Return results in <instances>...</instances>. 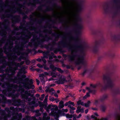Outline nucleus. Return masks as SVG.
Listing matches in <instances>:
<instances>
[{
	"mask_svg": "<svg viewBox=\"0 0 120 120\" xmlns=\"http://www.w3.org/2000/svg\"><path fill=\"white\" fill-rule=\"evenodd\" d=\"M30 120H37V119L36 118L35 116L30 117Z\"/></svg>",
	"mask_w": 120,
	"mask_h": 120,
	"instance_id": "obj_39",
	"label": "nucleus"
},
{
	"mask_svg": "<svg viewBox=\"0 0 120 120\" xmlns=\"http://www.w3.org/2000/svg\"><path fill=\"white\" fill-rule=\"evenodd\" d=\"M59 75V74L57 75L55 73L54 74L53 72H52L51 73V75H52V76L53 78H56L57 77V75Z\"/></svg>",
	"mask_w": 120,
	"mask_h": 120,
	"instance_id": "obj_29",
	"label": "nucleus"
},
{
	"mask_svg": "<svg viewBox=\"0 0 120 120\" xmlns=\"http://www.w3.org/2000/svg\"><path fill=\"white\" fill-rule=\"evenodd\" d=\"M62 33L61 32H60V34H58L57 36V38H58L59 37V36L60 35H62Z\"/></svg>",
	"mask_w": 120,
	"mask_h": 120,
	"instance_id": "obj_56",
	"label": "nucleus"
},
{
	"mask_svg": "<svg viewBox=\"0 0 120 120\" xmlns=\"http://www.w3.org/2000/svg\"><path fill=\"white\" fill-rule=\"evenodd\" d=\"M90 103V101H88L87 103L84 104V105L86 107H88L89 106Z\"/></svg>",
	"mask_w": 120,
	"mask_h": 120,
	"instance_id": "obj_32",
	"label": "nucleus"
},
{
	"mask_svg": "<svg viewBox=\"0 0 120 120\" xmlns=\"http://www.w3.org/2000/svg\"><path fill=\"white\" fill-rule=\"evenodd\" d=\"M45 109L48 112H49V109H51V114L55 118H58L59 117V115L60 111H58L57 112L58 107L55 105H50L47 107H45Z\"/></svg>",
	"mask_w": 120,
	"mask_h": 120,
	"instance_id": "obj_6",
	"label": "nucleus"
},
{
	"mask_svg": "<svg viewBox=\"0 0 120 120\" xmlns=\"http://www.w3.org/2000/svg\"><path fill=\"white\" fill-rule=\"evenodd\" d=\"M41 38H42V39L40 40L39 38L36 37L35 38L34 36L33 39L31 40V41L32 44L34 43V45L35 47H37L40 42H43L45 40L44 37H41Z\"/></svg>",
	"mask_w": 120,
	"mask_h": 120,
	"instance_id": "obj_10",
	"label": "nucleus"
},
{
	"mask_svg": "<svg viewBox=\"0 0 120 120\" xmlns=\"http://www.w3.org/2000/svg\"><path fill=\"white\" fill-rule=\"evenodd\" d=\"M70 112L71 113L73 114V113H74V112L73 110H72V109H70Z\"/></svg>",
	"mask_w": 120,
	"mask_h": 120,
	"instance_id": "obj_54",
	"label": "nucleus"
},
{
	"mask_svg": "<svg viewBox=\"0 0 120 120\" xmlns=\"http://www.w3.org/2000/svg\"><path fill=\"white\" fill-rule=\"evenodd\" d=\"M44 74L46 75H49V74L48 73L46 72H44Z\"/></svg>",
	"mask_w": 120,
	"mask_h": 120,
	"instance_id": "obj_58",
	"label": "nucleus"
},
{
	"mask_svg": "<svg viewBox=\"0 0 120 120\" xmlns=\"http://www.w3.org/2000/svg\"><path fill=\"white\" fill-rule=\"evenodd\" d=\"M44 68L45 70H49V68L45 65L44 66Z\"/></svg>",
	"mask_w": 120,
	"mask_h": 120,
	"instance_id": "obj_38",
	"label": "nucleus"
},
{
	"mask_svg": "<svg viewBox=\"0 0 120 120\" xmlns=\"http://www.w3.org/2000/svg\"><path fill=\"white\" fill-rule=\"evenodd\" d=\"M30 117L29 116H26L25 118L23 119L22 120H30Z\"/></svg>",
	"mask_w": 120,
	"mask_h": 120,
	"instance_id": "obj_25",
	"label": "nucleus"
},
{
	"mask_svg": "<svg viewBox=\"0 0 120 120\" xmlns=\"http://www.w3.org/2000/svg\"><path fill=\"white\" fill-rule=\"evenodd\" d=\"M117 120H120V115H118L116 117Z\"/></svg>",
	"mask_w": 120,
	"mask_h": 120,
	"instance_id": "obj_40",
	"label": "nucleus"
},
{
	"mask_svg": "<svg viewBox=\"0 0 120 120\" xmlns=\"http://www.w3.org/2000/svg\"><path fill=\"white\" fill-rule=\"evenodd\" d=\"M40 96L39 94H36V96L37 98H38Z\"/></svg>",
	"mask_w": 120,
	"mask_h": 120,
	"instance_id": "obj_64",
	"label": "nucleus"
},
{
	"mask_svg": "<svg viewBox=\"0 0 120 120\" xmlns=\"http://www.w3.org/2000/svg\"><path fill=\"white\" fill-rule=\"evenodd\" d=\"M39 77H42V78H43L45 77L44 74H39Z\"/></svg>",
	"mask_w": 120,
	"mask_h": 120,
	"instance_id": "obj_42",
	"label": "nucleus"
},
{
	"mask_svg": "<svg viewBox=\"0 0 120 120\" xmlns=\"http://www.w3.org/2000/svg\"><path fill=\"white\" fill-rule=\"evenodd\" d=\"M38 104L39 106L40 107H43L46 106L47 105V102H45L44 101L43 102L39 101Z\"/></svg>",
	"mask_w": 120,
	"mask_h": 120,
	"instance_id": "obj_17",
	"label": "nucleus"
},
{
	"mask_svg": "<svg viewBox=\"0 0 120 120\" xmlns=\"http://www.w3.org/2000/svg\"><path fill=\"white\" fill-rule=\"evenodd\" d=\"M54 15L55 16H56L57 18H58L59 20L62 17V16L58 13H57L56 14H55Z\"/></svg>",
	"mask_w": 120,
	"mask_h": 120,
	"instance_id": "obj_22",
	"label": "nucleus"
},
{
	"mask_svg": "<svg viewBox=\"0 0 120 120\" xmlns=\"http://www.w3.org/2000/svg\"><path fill=\"white\" fill-rule=\"evenodd\" d=\"M68 104H69L68 102H66L65 103L64 105L65 106H67L68 105Z\"/></svg>",
	"mask_w": 120,
	"mask_h": 120,
	"instance_id": "obj_61",
	"label": "nucleus"
},
{
	"mask_svg": "<svg viewBox=\"0 0 120 120\" xmlns=\"http://www.w3.org/2000/svg\"><path fill=\"white\" fill-rule=\"evenodd\" d=\"M35 112L37 113L36 116H40L41 115V114L39 113V110H37L35 111Z\"/></svg>",
	"mask_w": 120,
	"mask_h": 120,
	"instance_id": "obj_27",
	"label": "nucleus"
},
{
	"mask_svg": "<svg viewBox=\"0 0 120 120\" xmlns=\"http://www.w3.org/2000/svg\"><path fill=\"white\" fill-rule=\"evenodd\" d=\"M106 109L105 107L104 106H103L102 107V110L103 111H104Z\"/></svg>",
	"mask_w": 120,
	"mask_h": 120,
	"instance_id": "obj_49",
	"label": "nucleus"
},
{
	"mask_svg": "<svg viewBox=\"0 0 120 120\" xmlns=\"http://www.w3.org/2000/svg\"><path fill=\"white\" fill-rule=\"evenodd\" d=\"M41 60H42V59H41L39 58H38L37 59V61H39V62L41 61Z\"/></svg>",
	"mask_w": 120,
	"mask_h": 120,
	"instance_id": "obj_55",
	"label": "nucleus"
},
{
	"mask_svg": "<svg viewBox=\"0 0 120 120\" xmlns=\"http://www.w3.org/2000/svg\"><path fill=\"white\" fill-rule=\"evenodd\" d=\"M65 44L68 45V46H70L71 48L70 49L71 50V54L67 56L69 60L70 61H73L76 59L75 63L76 65L82 63L84 61L83 57L77 55V53L78 50L79 49H83L84 48V45L82 44H80L77 47H75L69 44H67L66 43H65Z\"/></svg>",
	"mask_w": 120,
	"mask_h": 120,
	"instance_id": "obj_4",
	"label": "nucleus"
},
{
	"mask_svg": "<svg viewBox=\"0 0 120 120\" xmlns=\"http://www.w3.org/2000/svg\"><path fill=\"white\" fill-rule=\"evenodd\" d=\"M25 62L26 64L28 65L30 64V61L28 60H27Z\"/></svg>",
	"mask_w": 120,
	"mask_h": 120,
	"instance_id": "obj_37",
	"label": "nucleus"
},
{
	"mask_svg": "<svg viewBox=\"0 0 120 120\" xmlns=\"http://www.w3.org/2000/svg\"><path fill=\"white\" fill-rule=\"evenodd\" d=\"M50 68L53 71H54L56 69V68L53 65H51L50 66Z\"/></svg>",
	"mask_w": 120,
	"mask_h": 120,
	"instance_id": "obj_23",
	"label": "nucleus"
},
{
	"mask_svg": "<svg viewBox=\"0 0 120 120\" xmlns=\"http://www.w3.org/2000/svg\"><path fill=\"white\" fill-rule=\"evenodd\" d=\"M49 92L51 93H52L51 94H52L54 92V91L53 89L52 88L51 89H50V90H49Z\"/></svg>",
	"mask_w": 120,
	"mask_h": 120,
	"instance_id": "obj_31",
	"label": "nucleus"
},
{
	"mask_svg": "<svg viewBox=\"0 0 120 120\" xmlns=\"http://www.w3.org/2000/svg\"><path fill=\"white\" fill-rule=\"evenodd\" d=\"M90 96V93H87L83 97V99H86L88 97H89Z\"/></svg>",
	"mask_w": 120,
	"mask_h": 120,
	"instance_id": "obj_26",
	"label": "nucleus"
},
{
	"mask_svg": "<svg viewBox=\"0 0 120 120\" xmlns=\"http://www.w3.org/2000/svg\"><path fill=\"white\" fill-rule=\"evenodd\" d=\"M81 116V115L80 114L78 116L76 117V118H80Z\"/></svg>",
	"mask_w": 120,
	"mask_h": 120,
	"instance_id": "obj_59",
	"label": "nucleus"
},
{
	"mask_svg": "<svg viewBox=\"0 0 120 120\" xmlns=\"http://www.w3.org/2000/svg\"><path fill=\"white\" fill-rule=\"evenodd\" d=\"M23 46H21L18 48L20 50H23Z\"/></svg>",
	"mask_w": 120,
	"mask_h": 120,
	"instance_id": "obj_36",
	"label": "nucleus"
},
{
	"mask_svg": "<svg viewBox=\"0 0 120 120\" xmlns=\"http://www.w3.org/2000/svg\"><path fill=\"white\" fill-rule=\"evenodd\" d=\"M67 0V5L65 12L68 14L67 23L69 26L80 30L82 29L83 26L79 23V19L76 14L80 6L76 0Z\"/></svg>",
	"mask_w": 120,
	"mask_h": 120,
	"instance_id": "obj_1",
	"label": "nucleus"
},
{
	"mask_svg": "<svg viewBox=\"0 0 120 120\" xmlns=\"http://www.w3.org/2000/svg\"><path fill=\"white\" fill-rule=\"evenodd\" d=\"M68 102L69 104H70L71 105L73 106H74L75 105L74 104V103L73 102H71L70 101H68Z\"/></svg>",
	"mask_w": 120,
	"mask_h": 120,
	"instance_id": "obj_43",
	"label": "nucleus"
},
{
	"mask_svg": "<svg viewBox=\"0 0 120 120\" xmlns=\"http://www.w3.org/2000/svg\"><path fill=\"white\" fill-rule=\"evenodd\" d=\"M5 67H3V66H1V68H0V73H2L3 72L2 70L1 69V68H4Z\"/></svg>",
	"mask_w": 120,
	"mask_h": 120,
	"instance_id": "obj_51",
	"label": "nucleus"
},
{
	"mask_svg": "<svg viewBox=\"0 0 120 120\" xmlns=\"http://www.w3.org/2000/svg\"><path fill=\"white\" fill-rule=\"evenodd\" d=\"M50 90V88L48 87H47L45 90V92H49V90Z\"/></svg>",
	"mask_w": 120,
	"mask_h": 120,
	"instance_id": "obj_50",
	"label": "nucleus"
},
{
	"mask_svg": "<svg viewBox=\"0 0 120 120\" xmlns=\"http://www.w3.org/2000/svg\"><path fill=\"white\" fill-rule=\"evenodd\" d=\"M40 111L41 112H43L44 111V110L43 109V107H40Z\"/></svg>",
	"mask_w": 120,
	"mask_h": 120,
	"instance_id": "obj_52",
	"label": "nucleus"
},
{
	"mask_svg": "<svg viewBox=\"0 0 120 120\" xmlns=\"http://www.w3.org/2000/svg\"><path fill=\"white\" fill-rule=\"evenodd\" d=\"M67 118H71L72 117V115L70 114H67L66 115Z\"/></svg>",
	"mask_w": 120,
	"mask_h": 120,
	"instance_id": "obj_28",
	"label": "nucleus"
},
{
	"mask_svg": "<svg viewBox=\"0 0 120 120\" xmlns=\"http://www.w3.org/2000/svg\"><path fill=\"white\" fill-rule=\"evenodd\" d=\"M88 109H86L85 110V112L86 114L88 112Z\"/></svg>",
	"mask_w": 120,
	"mask_h": 120,
	"instance_id": "obj_62",
	"label": "nucleus"
},
{
	"mask_svg": "<svg viewBox=\"0 0 120 120\" xmlns=\"http://www.w3.org/2000/svg\"><path fill=\"white\" fill-rule=\"evenodd\" d=\"M57 69V70L60 72L62 73L63 72V71L60 68H58Z\"/></svg>",
	"mask_w": 120,
	"mask_h": 120,
	"instance_id": "obj_41",
	"label": "nucleus"
},
{
	"mask_svg": "<svg viewBox=\"0 0 120 120\" xmlns=\"http://www.w3.org/2000/svg\"><path fill=\"white\" fill-rule=\"evenodd\" d=\"M54 95L56 97H57L58 96V95L56 93H55L54 94Z\"/></svg>",
	"mask_w": 120,
	"mask_h": 120,
	"instance_id": "obj_60",
	"label": "nucleus"
},
{
	"mask_svg": "<svg viewBox=\"0 0 120 120\" xmlns=\"http://www.w3.org/2000/svg\"><path fill=\"white\" fill-rule=\"evenodd\" d=\"M45 95L44 94H43L41 95V97L40 98V99L41 100H42L44 98Z\"/></svg>",
	"mask_w": 120,
	"mask_h": 120,
	"instance_id": "obj_33",
	"label": "nucleus"
},
{
	"mask_svg": "<svg viewBox=\"0 0 120 120\" xmlns=\"http://www.w3.org/2000/svg\"><path fill=\"white\" fill-rule=\"evenodd\" d=\"M68 111V110L67 109H62L61 110V111L62 112H67Z\"/></svg>",
	"mask_w": 120,
	"mask_h": 120,
	"instance_id": "obj_34",
	"label": "nucleus"
},
{
	"mask_svg": "<svg viewBox=\"0 0 120 120\" xmlns=\"http://www.w3.org/2000/svg\"><path fill=\"white\" fill-rule=\"evenodd\" d=\"M102 79L103 82L104 83L106 81L107 82V85L108 86L111 87L113 85V82L112 81L109 79L106 75H103Z\"/></svg>",
	"mask_w": 120,
	"mask_h": 120,
	"instance_id": "obj_9",
	"label": "nucleus"
},
{
	"mask_svg": "<svg viewBox=\"0 0 120 120\" xmlns=\"http://www.w3.org/2000/svg\"><path fill=\"white\" fill-rule=\"evenodd\" d=\"M81 108V107L80 106H79L77 107V110L76 111V112L77 113H79L80 112V109Z\"/></svg>",
	"mask_w": 120,
	"mask_h": 120,
	"instance_id": "obj_30",
	"label": "nucleus"
},
{
	"mask_svg": "<svg viewBox=\"0 0 120 120\" xmlns=\"http://www.w3.org/2000/svg\"><path fill=\"white\" fill-rule=\"evenodd\" d=\"M90 93H95L94 90L93 91H92L91 90V89L92 88H95L97 86L96 85H93L92 84H90Z\"/></svg>",
	"mask_w": 120,
	"mask_h": 120,
	"instance_id": "obj_19",
	"label": "nucleus"
},
{
	"mask_svg": "<svg viewBox=\"0 0 120 120\" xmlns=\"http://www.w3.org/2000/svg\"><path fill=\"white\" fill-rule=\"evenodd\" d=\"M54 54L53 52H51V55H50L48 52H45L43 53V57L41 58L42 60L44 63L45 64L46 62V61L44 58L48 59L49 57V60H48V61L49 64H52V63L53 61L51 60L52 59Z\"/></svg>",
	"mask_w": 120,
	"mask_h": 120,
	"instance_id": "obj_8",
	"label": "nucleus"
},
{
	"mask_svg": "<svg viewBox=\"0 0 120 120\" xmlns=\"http://www.w3.org/2000/svg\"><path fill=\"white\" fill-rule=\"evenodd\" d=\"M57 80V79H54L52 77H51V78H50V79H49V81L52 80Z\"/></svg>",
	"mask_w": 120,
	"mask_h": 120,
	"instance_id": "obj_45",
	"label": "nucleus"
},
{
	"mask_svg": "<svg viewBox=\"0 0 120 120\" xmlns=\"http://www.w3.org/2000/svg\"><path fill=\"white\" fill-rule=\"evenodd\" d=\"M36 82H37V85H39L40 82L37 79H36Z\"/></svg>",
	"mask_w": 120,
	"mask_h": 120,
	"instance_id": "obj_53",
	"label": "nucleus"
},
{
	"mask_svg": "<svg viewBox=\"0 0 120 120\" xmlns=\"http://www.w3.org/2000/svg\"><path fill=\"white\" fill-rule=\"evenodd\" d=\"M59 79L58 80L57 79L55 82L58 84H63L65 82L67 81L66 80L65 77L63 75H61L59 77Z\"/></svg>",
	"mask_w": 120,
	"mask_h": 120,
	"instance_id": "obj_13",
	"label": "nucleus"
},
{
	"mask_svg": "<svg viewBox=\"0 0 120 120\" xmlns=\"http://www.w3.org/2000/svg\"><path fill=\"white\" fill-rule=\"evenodd\" d=\"M13 103L12 105L15 106H19L21 105H22L23 106H24V105L25 101L24 102H22L19 99H18L16 100L13 99Z\"/></svg>",
	"mask_w": 120,
	"mask_h": 120,
	"instance_id": "obj_12",
	"label": "nucleus"
},
{
	"mask_svg": "<svg viewBox=\"0 0 120 120\" xmlns=\"http://www.w3.org/2000/svg\"><path fill=\"white\" fill-rule=\"evenodd\" d=\"M10 109L12 110L13 112L9 111L8 108H5V110L1 109L0 108V114L1 115V116L0 117V120H1L2 119H3L4 120H7L8 118L11 116V114L13 115H14L15 111H20L23 112H25L24 109H22L21 108L15 109L14 107H12L10 108ZM22 117V115L21 113H20L18 114L17 113H16L15 115L13 116L11 120H21Z\"/></svg>",
	"mask_w": 120,
	"mask_h": 120,
	"instance_id": "obj_3",
	"label": "nucleus"
},
{
	"mask_svg": "<svg viewBox=\"0 0 120 120\" xmlns=\"http://www.w3.org/2000/svg\"><path fill=\"white\" fill-rule=\"evenodd\" d=\"M24 63V61L21 62L20 63H15L14 61L8 63V65L9 67V68H7L5 70L6 72H10L11 73L10 75L8 74V78L7 79L10 82H12L14 83H17L16 81L17 78L16 77H14V79L12 78L13 75H14L15 73V71L17 69L18 67H21V66Z\"/></svg>",
	"mask_w": 120,
	"mask_h": 120,
	"instance_id": "obj_5",
	"label": "nucleus"
},
{
	"mask_svg": "<svg viewBox=\"0 0 120 120\" xmlns=\"http://www.w3.org/2000/svg\"><path fill=\"white\" fill-rule=\"evenodd\" d=\"M49 100L50 101H53L55 100V99L53 97H52L51 98H49Z\"/></svg>",
	"mask_w": 120,
	"mask_h": 120,
	"instance_id": "obj_46",
	"label": "nucleus"
},
{
	"mask_svg": "<svg viewBox=\"0 0 120 120\" xmlns=\"http://www.w3.org/2000/svg\"><path fill=\"white\" fill-rule=\"evenodd\" d=\"M6 101V98L2 94H0V103H5Z\"/></svg>",
	"mask_w": 120,
	"mask_h": 120,
	"instance_id": "obj_16",
	"label": "nucleus"
},
{
	"mask_svg": "<svg viewBox=\"0 0 120 120\" xmlns=\"http://www.w3.org/2000/svg\"><path fill=\"white\" fill-rule=\"evenodd\" d=\"M86 89L87 90L89 91L88 93H90V87H86Z\"/></svg>",
	"mask_w": 120,
	"mask_h": 120,
	"instance_id": "obj_44",
	"label": "nucleus"
},
{
	"mask_svg": "<svg viewBox=\"0 0 120 120\" xmlns=\"http://www.w3.org/2000/svg\"><path fill=\"white\" fill-rule=\"evenodd\" d=\"M84 109L83 108H81L80 109V112H84Z\"/></svg>",
	"mask_w": 120,
	"mask_h": 120,
	"instance_id": "obj_47",
	"label": "nucleus"
},
{
	"mask_svg": "<svg viewBox=\"0 0 120 120\" xmlns=\"http://www.w3.org/2000/svg\"><path fill=\"white\" fill-rule=\"evenodd\" d=\"M5 85L7 86V90H3L2 93L7 96H11L14 99L18 97L19 95V94L18 93H17V94L15 95H14L13 94L15 92V90H13L12 92V93H10L11 91L12 88L16 89L18 88H19V89L17 90V91H21V95L22 99L30 101L32 100V98L30 97L29 98V97L31 96L32 97L34 96L33 94H31V93L32 92V90H30L29 91H25L24 89L22 88V86H21L20 85L18 87L17 85L10 84L9 82H6L2 85V87L4 88H5Z\"/></svg>",
	"mask_w": 120,
	"mask_h": 120,
	"instance_id": "obj_2",
	"label": "nucleus"
},
{
	"mask_svg": "<svg viewBox=\"0 0 120 120\" xmlns=\"http://www.w3.org/2000/svg\"><path fill=\"white\" fill-rule=\"evenodd\" d=\"M31 17H35L37 18H42L43 20L45 19L47 17V16L45 15H42L40 13L35 12L33 13L32 15H30Z\"/></svg>",
	"mask_w": 120,
	"mask_h": 120,
	"instance_id": "obj_11",
	"label": "nucleus"
},
{
	"mask_svg": "<svg viewBox=\"0 0 120 120\" xmlns=\"http://www.w3.org/2000/svg\"><path fill=\"white\" fill-rule=\"evenodd\" d=\"M37 66L40 68L42 67L43 66L42 65L39 64H38L37 65Z\"/></svg>",
	"mask_w": 120,
	"mask_h": 120,
	"instance_id": "obj_48",
	"label": "nucleus"
},
{
	"mask_svg": "<svg viewBox=\"0 0 120 120\" xmlns=\"http://www.w3.org/2000/svg\"><path fill=\"white\" fill-rule=\"evenodd\" d=\"M48 95H47L45 97V98L44 99V102H47V100L48 99Z\"/></svg>",
	"mask_w": 120,
	"mask_h": 120,
	"instance_id": "obj_35",
	"label": "nucleus"
},
{
	"mask_svg": "<svg viewBox=\"0 0 120 120\" xmlns=\"http://www.w3.org/2000/svg\"><path fill=\"white\" fill-rule=\"evenodd\" d=\"M71 109H72V110H75V108L72 106Z\"/></svg>",
	"mask_w": 120,
	"mask_h": 120,
	"instance_id": "obj_57",
	"label": "nucleus"
},
{
	"mask_svg": "<svg viewBox=\"0 0 120 120\" xmlns=\"http://www.w3.org/2000/svg\"><path fill=\"white\" fill-rule=\"evenodd\" d=\"M27 68V66H23L22 68L20 70V71H21V72L25 73H26L25 71H24L23 72H22L21 71L23 70H25Z\"/></svg>",
	"mask_w": 120,
	"mask_h": 120,
	"instance_id": "obj_21",
	"label": "nucleus"
},
{
	"mask_svg": "<svg viewBox=\"0 0 120 120\" xmlns=\"http://www.w3.org/2000/svg\"><path fill=\"white\" fill-rule=\"evenodd\" d=\"M79 39V38L78 37H71L70 38V40L71 41H77Z\"/></svg>",
	"mask_w": 120,
	"mask_h": 120,
	"instance_id": "obj_20",
	"label": "nucleus"
},
{
	"mask_svg": "<svg viewBox=\"0 0 120 120\" xmlns=\"http://www.w3.org/2000/svg\"><path fill=\"white\" fill-rule=\"evenodd\" d=\"M64 102L62 101H60L59 103V105L58 107L60 109H61L64 107Z\"/></svg>",
	"mask_w": 120,
	"mask_h": 120,
	"instance_id": "obj_18",
	"label": "nucleus"
},
{
	"mask_svg": "<svg viewBox=\"0 0 120 120\" xmlns=\"http://www.w3.org/2000/svg\"><path fill=\"white\" fill-rule=\"evenodd\" d=\"M77 104L78 105H79L80 104L82 105H84V104L83 102L81 101V100H79L77 102Z\"/></svg>",
	"mask_w": 120,
	"mask_h": 120,
	"instance_id": "obj_24",
	"label": "nucleus"
},
{
	"mask_svg": "<svg viewBox=\"0 0 120 120\" xmlns=\"http://www.w3.org/2000/svg\"><path fill=\"white\" fill-rule=\"evenodd\" d=\"M22 79L21 78H19L16 81L17 83V80H18L19 81L21 82V83L23 85V87L24 88L26 89H34L35 88V86L33 84V80L32 79H30L29 81V83H23L22 82Z\"/></svg>",
	"mask_w": 120,
	"mask_h": 120,
	"instance_id": "obj_7",
	"label": "nucleus"
},
{
	"mask_svg": "<svg viewBox=\"0 0 120 120\" xmlns=\"http://www.w3.org/2000/svg\"><path fill=\"white\" fill-rule=\"evenodd\" d=\"M43 119L42 120L40 117H39L38 120H49L50 119V117L49 116H47V114L46 113H43Z\"/></svg>",
	"mask_w": 120,
	"mask_h": 120,
	"instance_id": "obj_15",
	"label": "nucleus"
},
{
	"mask_svg": "<svg viewBox=\"0 0 120 120\" xmlns=\"http://www.w3.org/2000/svg\"><path fill=\"white\" fill-rule=\"evenodd\" d=\"M91 118L94 119H96V117L94 116H92Z\"/></svg>",
	"mask_w": 120,
	"mask_h": 120,
	"instance_id": "obj_63",
	"label": "nucleus"
},
{
	"mask_svg": "<svg viewBox=\"0 0 120 120\" xmlns=\"http://www.w3.org/2000/svg\"><path fill=\"white\" fill-rule=\"evenodd\" d=\"M29 107L31 109H33L34 107H37L38 106V104H35V102L34 101H32V102L29 103Z\"/></svg>",
	"mask_w": 120,
	"mask_h": 120,
	"instance_id": "obj_14",
	"label": "nucleus"
}]
</instances>
